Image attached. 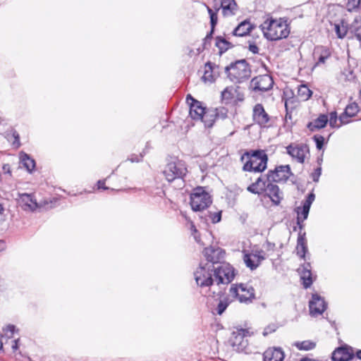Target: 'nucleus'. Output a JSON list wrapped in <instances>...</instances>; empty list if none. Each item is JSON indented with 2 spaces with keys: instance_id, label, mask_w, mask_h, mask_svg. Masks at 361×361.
<instances>
[{
  "instance_id": "4",
  "label": "nucleus",
  "mask_w": 361,
  "mask_h": 361,
  "mask_svg": "<svg viewBox=\"0 0 361 361\" xmlns=\"http://www.w3.org/2000/svg\"><path fill=\"white\" fill-rule=\"evenodd\" d=\"M187 173L188 169L185 161L178 159L169 162L163 171L168 182H172L176 180H180V187L184 185L183 178Z\"/></svg>"
},
{
  "instance_id": "17",
  "label": "nucleus",
  "mask_w": 361,
  "mask_h": 361,
  "mask_svg": "<svg viewBox=\"0 0 361 361\" xmlns=\"http://www.w3.org/2000/svg\"><path fill=\"white\" fill-rule=\"evenodd\" d=\"M273 80L269 75H259L254 78L251 85L255 91L265 92L270 90L273 85Z\"/></svg>"
},
{
  "instance_id": "29",
  "label": "nucleus",
  "mask_w": 361,
  "mask_h": 361,
  "mask_svg": "<svg viewBox=\"0 0 361 361\" xmlns=\"http://www.w3.org/2000/svg\"><path fill=\"white\" fill-rule=\"evenodd\" d=\"M329 121V117L326 114H320L319 117L307 125V128L312 132L324 128Z\"/></svg>"
},
{
  "instance_id": "40",
  "label": "nucleus",
  "mask_w": 361,
  "mask_h": 361,
  "mask_svg": "<svg viewBox=\"0 0 361 361\" xmlns=\"http://www.w3.org/2000/svg\"><path fill=\"white\" fill-rule=\"evenodd\" d=\"M255 182H258L259 186L257 187L262 193L263 192H265L267 183H270L271 181H269L267 180V176L266 178H262V176H260L256 180Z\"/></svg>"
},
{
  "instance_id": "34",
  "label": "nucleus",
  "mask_w": 361,
  "mask_h": 361,
  "mask_svg": "<svg viewBox=\"0 0 361 361\" xmlns=\"http://www.w3.org/2000/svg\"><path fill=\"white\" fill-rule=\"evenodd\" d=\"M207 9L209 14L212 30H211V34L209 35H207L206 39L208 38L212 35V32L214 31V27L217 24V22H218L217 12L219 11L220 8H216L215 11H214L209 6H207Z\"/></svg>"
},
{
  "instance_id": "2",
  "label": "nucleus",
  "mask_w": 361,
  "mask_h": 361,
  "mask_svg": "<svg viewBox=\"0 0 361 361\" xmlns=\"http://www.w3.org/2000/svg\"><path fill=\"white\" fill-rule=\"evenodd\" d=\"M244 163L243 169L245 171L262 172L267 168L268 157L262 150L245 152L240 157Z\"/></svg>"
},
{
  "instance_id": "57",
  "label": "nucleus",
  "mask_w": 361,
  "mask_h": 361,
  "mask_svg": "<svg viewBox=\"0 0 361 361\" xmlns=\"http://www.w3.org/2000/svg\"><path fill=\"white\" fill-rule=\"evenodd\" d=\"M356 357H357L358 359L361 360V350H357V353H356Z\"/></svg>"
},
{
  "instance_id": "53",
  "label": "nucleus",
  "mask_w": 361,
  "mask_h": 361,
  "mask_svg": "<svg viewBox=\"0 0 361 361\" xmlns=\"http://www.w3.org/2000/svg\"><path fill=\"white\" fill-rule=\"evenodd\" d=\"M249 50L252 52L253 54H257L259 51V48L257 45L252 44L249 46Z\"/></svg>"
},
{
  "instance_id": "7",
  "label": "nucleus",
  "mask_w": 361,
  "mask_h": 361,
  "mask_svg": "<svg viewBox=\"0 0 361 361\" xmlns=\"http://www.w3.org/2000/svg\"><path fill=\"white\" fill-rule=\"evenodd\" d=\"M213 268L216 285H227L234 279V269L229 264L223 262L217 266H214Z\"/></svg>"
},
{
  "instance_id": "42",
  "label": "nucleus",
  "mask_w": 361,
  "mask_h": 361,
  "mask_svg": "<svg viewBox=\"0 0 361 361\" xmlns=\"http://www.w3.org/2000/svg\"><path fill=\"white\" fill-rule=\"evenodd\" d=\"M313 140L316 144L317 149L321 150L325 142L324 137L320 135H314L313 136Z\"/></svg>"
},
{
  "instance_id": "13",
  "label": "nucleus",
  "mask_w": 361,
  "mask_h": 361,
  "mask_svg": "<svg viewBox=\"0 0 361 361\" xmlns=\"http://www.w3.org/2000/svg\"><path fill=\"white\" fill-rule=\"evenodd\" d=\"M203 255L207 261L206 263L217 266L222 264L224 259L225 252L220 247H206L203 251Z\"/></svg>"
},
{
  "instance_id": "55",
  "label": "nucleus",
  "mask_w": 361,
  "mask_h": 361,
  "mask_svg": "<svg viewBox=\"0 0 361 361\" xmlns=\"http://www.w3.org/2000/svg\"><path fill=\"white\" fill-rule=\"evenodd\" d=\"M18 339H16V340L13 341V344L11 346L13 351H16L18 348Z\"/></svg>"
},
{
  "instance_id": "15",
  "label": "nucleus",
  "mask_w": 361,
  "mask_h": 361,
  "mask_svg": "<svg viewBox=\"0 0 361 361\" xmlns=\"http://www.w3.org/2000/svg\"><path fill=\"white\" fill-rule=\"evenodd\" d=\"M327 304L324 299L317 293L312 295V299L309 302L310 314L312 317L321 315L326 309Z\"/></svg>"
},
{
  "instance_id": "9",
  "label": "nucleus",
  "mask_w": 361,
  "mask_h": 361,
  "mask_svg": "<svg viewBox=\"0 0 361 361\" xmlns=\"http://www.w3.org/2000/svg\"><path fill=\"white\" fill-rule=\"evenodd\" d=\"M286 149V153L300 164H303L306 157L310 155L309 147L304 143H290Z\"/></svg>"
},
{
  "instance_id": "46",
  "label": "nucleus",
  "mask_w": 361,
  "mask_h": 361,
  "mask_svg": "<svg viewBox=\"0 0 361 361\" xmlns=\"http://www.w3.org/2000/svg\"><path fill=\"white\" fill-rule=\"evenodd\" d=\"M257 186H259L258 182H255V183H252L251 185H250L247 188V191H249L250 192H251L252 194L260 195V194H262V192Z\"/></svg>"
},
{
  "instance_id": "36",
  "label": "nucleus",
  "mask_w": 361,
  "mask_h": 361,
  "mask_svg": "<svg viewBox=\"0 0 361 361\" xmlns=\"http://www.w3.org/2000/svg\"><path fill=\"white\" fill-rule=\"evenodd\" d=\"M216 46L219 48L220 54H222L230 48L231 43L221 37H217Z\"/></svg>"
},
{
  "instance_id": "27",
  "label": "nucleus",
  "mask_w": 361,
  "mask_h": 361,
  "mask_svg": "<svg viewBox=\"0 0 361 361\" xmlns=\"http://www.w3.org/2000/svg\"><path fill=\"white\" fill-rule=\"evenodd\" d=\"M222 14L225 17L235 15L238 10V4L235 0H221V6Z\"/></svg>"
},
{
  "instance_id": "37",
  "label": "nucleus",
  "mask_w": 361,
  "mask_h": 361,
  "mask_svg": "<svg viewBox=\"0 0 361 361\" xmlns=\"http://www.w3.org/2000/svg\"><path fill=\"white\" fill-rule=\"evenodd\" d=\"M231 301L227 297L221 299L216 308V313L219 315L222 314L229 305Z\"/></svg>"
},
{
  "instance_id": "49",
  "label": "nucleus",
  "mask_w": 361,
  "mask_h": 361,
  "mask_svg": "<svg viewBox=\"0 0 361 361\" xmlns=\"http://www.w3.org/2000/svg\"><path fill=\"white\" fill-rule=\"evenodd\" d=\"M321 174H322V168L321 167L317 168L312 174V178L313 181L318 182Z\"/></svg>"
},
{
  "instance_id": "51",
  "label": "nucleus",
  "mask_w": 361,
  "mask_h": 361,
  "mask_svg": "<svg viewBox=\"0 0 361 361\" xmlns=\"http://www.w3.org/2000/svg\"><path fill=\"white\" fill-rule=\"evenodd\" d=\"M244 99V95L243 94L240 93L238 91V87H237V94H235V98L233 99L235 102H242Z\"/></svg>"
},
{
  "instance_id": "14",
  "label": "nucleus",
  "mask_w": 361,
  "mask_h": 361,
  "mask_svg": "<svg viewBox=\"0 0 361 361\" xmlns=\"http://www.w3.org/2000/svg\"><path fill=\"white\" fill-rule=\"evenodd\" d=\"M292 174L289 165L279 166L276 167L274 171H269L267 180L273 182H285Z\"/></svg>"
},
{
  "instance_id": "5",
  "label": "nucleus",
  "mask_w": 361,
  "mask_h": 361,
  "mask_svg": "<svg viewBox=\"0 0 361 361\" xmlns=\"http://www.w3.org/2000/svg\"><path fill=\"white\" fill-rule=\"evenodd\" d=\"M213 267L212 264L201 262L194 272L195 281L201 288L210 287L214 284V269Z\"/></svg>"
},
{
  "instance_id": "26",
  "label": "nucleus",
  "mask_w": 361,
  "mask_h": 361,
  "mask_svg": "<svg viewBox=\"0 0 361 361\" xmlns=\"http://www.w3.org/2000/svg\"><path fill=\"white\" fill-rule=\"evenodd\" d=\"M264 361H283L284 353L281 348H269L263 355Z\"/></svg>"
},
{
  "instance_id": "58",
  "label": "nucleus",
  "mask_w": 361,
  "mask_h": 361,
  "mask_svg": "<svg viewBox=\"0 0 361 361\" xmlns=\"http://www.w3.org/2000/svg\"><path fill=\"white\" fill-rule=\"evenodd\" d=\"M13 136H14L16 140H17L18 142L19 141V135L18 133H15L13 134Z\"/></svg>"
},
{
  "instance_id": "18",
  "label": "nucleus",
  "mask_w": 361,
  "mask_h": 361,
  "mask_svg": "<svg viewBox=\"0 0 361 361\" xmlns=\"http://www.w3.org/2000/svg\"><path fill=\"white\" fill-rule=\"evenodd\" d=\"M354 357V352L351 347L341 346L336 348L332 353L333 361H349Z\"/></svg>"
},
{
  "instance_id": "1",
  "label": "nucleus",
  "mask_w": 361,
  "mask_h": 361,
  "mask_svg": "<svg viewBox=\"0 0 361 361\" xmlns=\"http://www.w3.org/2000/svg\"><path fill=\"white\" fill-rule=\"evenodd\" d=\"M260 27L264 37L271 41L286 38L290 34L287 21L283 18L267 19Z\"/></svg>"
},
{
  "instance_id": "54",
  "label": "nucleus",
  "mask_w": 361,
  "mask_h": 361,
  "mask_svg": "<svg viewBox=\"0 0 361 361\" xmlns=\"http://www.w3.org/2000/svg\"><path fill=\"white\" fill-rule=\"evenodd\" d=\"M6 331L10 332L12 336L16 331V326L13 324H8L6 328Z\"/></svg>"
},
{
  "instance_id": "59",
  "label": "nucleus",
  "mask_w": 361,
  "mask_h": 361,
  "mask_svg": "<svg viewBox=\"0 0 361 361\" xmlns=\"http://www.w3.org/2000/svg\"><path fill=\"white\" fill-rule=\"evenodd\" d=\"M4 242L3 240H0V246L4 245Z\"/></svg>"
},
{
  "instance_id": "43",
  "label": "nucleus",
  "mask_w": 361,
  "mask_h": 361,
  "mask_svg": "<svg viewBox=\"0 0 361 361\" xmlns=\"http://www.w3.org/2000/svg\"><path fill=\"white\" fill-rule=\"evenodd\" d=\"M334 30L338 38L342 39L346 35L347 30L345 27L341 26L339 24L334 25Z\"/></svg>"
},
{
  "instance_id": "19",
  "label": "nucleus",
  "mask_w": 361,
  "mask_h": 361,
  "mask_svg": "<svg viewBox=\"0 0 361 361\" xmlns=\"http://www.w3.org/2000/svg\"><path fill=\"white\" fill-rule=\"evenodd\" d=\"M263 251H257L255 253H247L244 255L243 260L246 266L251 270L257 269L264 259Z\"/></svg>"
},
{
  "instance_id": "24",
  "label": "nucleus",
  "mask_w": 361,
  "mask_h": 361,
  "mask_svg": "<svg viewBox=\"0 0 361 361\" xmlns=\"http://www.w3.org/2000/svg\"><path fill=\"white\" fill-rule=\"evenodd\" d=\"M311 268L310 263L305 262L298 269V272L300 274V279L302 281V285L305 288L310 287L313 282Z\"/></svg>"
},
{
  "instance_id": "63",
  "label": "nucleus",
  "mask_w": 361,
  "mask_h": 361,
  "mask_svg": "<svg viewBox=\"0 0 361 361\" xmlns=\"http://www.w3.org/2000/svg\"><path fill=\"white\" fill-rule=\"evenodd\" d=\"M360 99L361 101V89H360Z\"/></svg>"
},
{
  "instance_id": "21",
  "label": "nucleus",
  "mask_w": 361,
  "mask_h": 361,
  "mask_svg": "<svg viewBox=\"0 0 361 361\" xmlns=\"http://www.w3.org/2000/svg\"><path fill=\"white\" fill-rule=\"evenodd\" d=\"M272 182L267 183L265 192L275 205H279L283 199V192L279 186Z\"/></svg>"
},
{
  "instance_id": "8",
  "label": "nucleus",
  "mask_w": 361,
  "mask_h": 361,
  "mask_svg": "<svg viewBox=\"0 0 361 361\" xmlns=\"http://www.w3.org/2000/svg\"><path fill=\"white\" fill-rule=\"evenodd\" d=\"M230 293L233 298L238 299L241 303L251 302L255 298V290L248 284L232 285L230 288Z\"/></svg>"
},
{
  "instance_id": "25",
  "label": "nucleus",
  "mask_w": 361,
  "mask_h": 361,
  "mask_svg": "<svg viewBox=\"0 0 361 361\" xmlns=\"http://www.w3.org/2000/svg\"><path fill=\"white\" fill-rule=\"evenodd\" d=\"M255 28V25L251 23L250 20L246 19L238 24L233 30L232 35L236 37H245Z\"/></svg>"
},
{
  "instance_id": "61",
  "label": "nucleus",
  "mask_w": 361,
  "mask_h": 361,
  "mask_svg": "<svg viewBox=\"0 0 361 361\" xmlns=\"http://www.w3.org/2000/svg\"><path fill=\"white\" fill-rule=\"evenodd\" d=\"M2 209H3V207H2L1 204H0V212L2 211Z\"/></svg>"
},
{
  "instance_id": "23",
  "label": "nucleus",
  "mask_w": 361,
  "mask_h": 361,
  "mask_svg": "<svg viewBox=\"0 0 361 361\" xmlns=\"http://www.w3.org/2000/svg\"><path fill=\"white\" fill-rule=\"evenodd\" d=\"M18 202L24 210H35L37 207L36 200L32 194L19 193Z\"/></svg>"
},
{
  "instance_id": "32",
  "label": "nucleus",
  "mask_w": 361,
  "mask_h": 361,
  "mask_svg": "<svg viewBox=\"0 0 361 361\" xmlns=\"http://www.w3.org/2000/svg\"><path fill=\"white\" fill-rule=\"evenodd\" d=\"M20 162L22 163L23 166L27 170V171L31 172L35 169V161L27 154L25 152H20Z\"/></svg>"
},
{
  "instance_id": "47",
  "label": "nucleus",
  "mask_w": 361,
  "mask_h": 361,
  "mask_svg": "<svg viewBox=\"0 0 361 361\" xmlns=\"http://www.w3.org/2000/svg\"><path fill=\"white\" fill-rule=\"evenodd\" d=\"M210 219L212 223H218L221 219V212H214L211 214Z\"/></svg>"
},
{
  "instance_id": "12",
  "label": "nucleus",
  "mask_w": 361,
  "mask_h": 361,
  "mask_svg": "<svg viewBox=\"0 0 361 361\" xmlns=\"http://www.w3.org/2000/svg\"><path fill=\"white\" fill-rule=\"evenodd\" d=\"M186 102L190 106L189 114L193 120L200 121L207 109L202 103L194 99L190 94L186 97Z\"/></svg>"
},
{
  "instance_id": "16",
  "label": "nucleus",
  "mask_w": 361,
  "mask_h": 361,
  "mask_svg": "<svg viewBox=\"0 0 361 361\" xmlns=\"http://www.w3.org/2000/svg\"><path fill=\"white\" fill-rule=\"evenodd\" d=\"M315 199V195L313 192H310L306 200L302 203V207H298L295 209V212L298 214L297 224L300 228H302L301 223L307 219L310 209L312 202Z\"/></svg>"
},
{
  "instance_id": "45",
  "label": "nucleus",
  "mask_w": 361,
  "mask_h": 361,
  "mask_svg": "<svg viewBox=\"0 0 361 361\" xmlns=\"http://www.w3.org/2000/svg\"><path fill=\"white\" fill-rule=\"evenodd\" d=\"M353 27L355 36L361 42V24H358L357 21L355 20Z\"/></svg>"
},
{
  "instance_id": "44",
  "label": "nucleus",
  "mask_w": 361,
  "mask_h": 361,
  "mask_svg": "<svg viewBox=\"0 0 361 361\" xmlns=\"http://www.w3.org/2000/svg\"><path fill=\"white\" fill-rule=\"evenodd\" d=\"M361 6V0H348L347 8L349 11L355 10Z\"/></svg>"
},
{
  "instance_id": "48",
  "label": "nucleus",
  "mask_w": 361,
  "mask_h": 361,
  "mask_svg": "<svg viewBox=\"0 0 361 361\" xmlns=\"http://www.w3.org/2000/svg\"><path fill=\"white\" fill-rule=\"evenodd\" d=\"M143 156H144V154L142 153H140L139 155L132 154V155H130V157H128V160H129L132 163L140 162V161H142Z\"/></svg>"
},
{
  "instance_id": "33",
  "label": "nucleus",
  "mask_w": 361,
  "mask_h": 361,
  "mask_svg": "<svg viewBox=\"0 0 361 361\" xmlns=\"http://www.w3.org/2000/svg\"><path fill=\"white\" fill-rule=\"evenodd\" d=\"M213 63H211V62H207L205 63V66H204V75L202 76V80L204 81V82H213L214 80H215V78L212 73L213 72Z\"/></svg>"
},
{
  "instance_id": "50",
  "label": "nucleus",
  "mask_w": 361,
  "mask_h": 361,
  "mask_svg": "<svg viewBox=\"0 0 361 361\" xmlns=\"http://www.w3.org/2000/svg\"><path fill=\"white\" fill-rule=\"evenodd\" d=\"M191 231L192 232V235L194 236V238L195 240V241L198 243H200V236L197 234V231L195 228V226L194 225H192L191 226Z\"/></svg>"
},
{
  "instance_id": "38",
  "label": "nucleus",
  "mask_w": 361,
  "mask_h": 361,
  "mask_svg": "<svg viewBox=\"0 0 361 361\" xmlns=\"http://www.w3.org/2000/svg\"><path fill=\"white\" fill-rule=\"evenodd\" d=\"M294 345L301 350H310L315 347V343L310 341H304L302 342H296Z\"/></svg>"
},
{
  "instance_id": "31",
  "label": "nucleus",
  "mask_w": 361,
  "mask_h": 361,
  "mask_svg": "<svg viewBox=\"0 0 361 361\" xmlns=\"http://www.w3.org/2000/svg\"><path fill=\"white\" fill-rule=\"evenodd\" d=\"M214 112L215 111H214L213 109H208L202 116V118H200V121L204 123L205 127L211 128L213 126L215 121L216 120V116Z\"/></svg>"
},
{
  "instance_id": "20",
  "label": "nucleus",
  "mask_w": 361,
  "mask_h": 361,
  "mask_svg": "<svg viewBox=\"0 0 361 361\" xmlns=\"http://www.w3.org/2000/svg\"><path fill=\"white\" fill-rule=\"evenodd\" d=\"M361 110V106L356 102H351L348 104L344 112L339 116V121L341 124H348L350 121V118L354 117Z\"/></svg>"
},
{
  "instance_id": "60",
  "label": "nucleus",
  "mask_w": 361,
  "mask_h": 361,
  "mask_svg": "<svg viewBox=\"0 0 361 361\" xmlns=\"http://www.w3.org/2000/svg\"><path fill=\"white\" fill-rule=\"evenodd\" d=\"M2 348H3V344H2V343H1V342H0V350H1V349H2Z\"/></svg>"
},
{
  "instance_id": "35",
  "label": "nucleus",
  "mask_w": 361,
  "mask_h": 361,
  "mask_svg": "<svg viewBox=\"0 0 361 361\" xmlns=\"http://www.w3.org/2000/svg\"><path fill=\"white\" fill-rule=\"evenodd\" d=\"M312 92L305 85H302L298 87V96L303 101L307 100L312 96Z\"/></svg>"
},
{
  "instance_id": "52",
  "label": "nucleus",
  "mask_w": 361,
  "mask_h": 361,
  "mask_svg": "<svg viewBox=\"0 0 361 361\" xmlns=\"http://www.w3.org/2000/svg\"><path fill=\"white\" fill-rule=\"evenodd\" d=\"M105 180H98L97 182V187H98V189H104V190H109V188L108 187H106L105 185Z\"/></svg>"
},
{
  "instance_id": "10",
  "label": "nucleus",
  "mask_w": 361,
  "mask_h": 361,
  "mask_svg": "<svg viewBox=\"0 0 361 361\" xmlns=\"http://www.w3.org/2000/svg\"><path fill=\"white\" fill-rule=\"evenodd\" d=\"M249 331L246 329H237L232 333L229 342L233 349L237 352H245L248 345L247 337Z\"/></svg>"
},
{
  "instance_id": "30",
  "label": "nucleus",
  "mask_w": 361,
  "mask_h": 361,
  "mask_svg": "<svg viewBox=\"0 0 361 361\" xmlns=\"http://www.w3.org/2000/svg\"><path fill=\"white\" fill-rule=\"evenodd\" d=\"M236 94H237V87H234L233 86L227 87L221 92V99L225 104H230L235 98Z\"/></svg>"
},
{
  "instance_id": "3",
  "label": "nucleus",
  "mask_w": 361,
  "mask_h": 361,
  "mask_svg": "<svg viewBox=\"0 0 361 361\" xmlns=\"http://www.w3.org/2000/svg\"><path fill=\"white\" fill-rule=\"evenodd\" d=\"M229 80L234 83H241L250 77L251 70L245 59L239 60L225 68Z\"/></svg>"
},
{
  "instance_id": "56",
  "label": "nucleus",
  "mask_w": 361,
  "mask_h": 361,
  "mask_svg": "<svg viewBox=\"0 0 361 361\" xmlns=\"http://www.w3.org/2000/svg\"><path fill=\"white\" fill-rule=\"evenodd\" d=\"M275 247V245L274 243H271L269 242L267 243V247L269 250H273Z\"/></svg>"
},
{
  "instance_id": "41",
  "label": "nucleus",
  "mask_w": 361,
  "mask_h": 361,
  "mask_svg": "<svg viewBox=\"0 0 361 361\" xmlns=\"http://www.w3.org/2000/svg\"><path fill=\"white\" fill-rule=\"evenodd\" d=\"M217 118L224 119L227 117L228 110L224 107H219L213 109Z\"/></svg>"
},
{
  "instance_id": "28",
  "label": "nucleus",
  "mask_w": 361,
  "mask_h": 361,
  "mask_svg": "<svg viewBox=\"0 0 361 361\" xmlns=\"http://www.w3.org/2000/svg\"><path fill=\"white\" fill-rule=\"evenodd\" d=\"M308 251L305 233H299L297 239L296 252L301 259H306V254Z\"/></svg>"
},
{
  "instance_id": "6",
  "label": "nucleus",
  "mask_w": 361,
  "mask_h": 361,
  "mask_svg": "<svg viewBox=\"0 0 361 361\" xmlns=\"http://www.w3.org/2000/svg\"><path fill=\"white\" fill-rule=\"evenodd\" d=\"M212 203V199L203 188L194 189L190 195V205L193 211L200 212L207 209Z\"/></svg>"
},
{
  "instance_id": "39",
  "label": "nucleus",
  "mask_w": 361,
  "mask_h": 361,
  "mask_svg": "<svg viewBox=\"0 0 361 361\" xmlns=\"http://www.w3.org/2000/svg\"><path fill=\"white\" fill-rule=\"evenodd\" d=\"M328 122H329V125L331 128H339L342 125L341 122L338 123V116L336 111H332L329 114Z\"/></svg>"
},
{
  "instance_id": "22",
  "label": "nucleus",
  "mask_w": 361,
  "mask_h": 361,
  "mask_svg": "<svg viewBox=\"0 0 361 361\" xmlns=\"http://www.w3.org/2000/svg\"><path fill=\"white\" fill-rule=\"evenodd\" d=\"M331 56V51L329 48L318 46L316 47L313 52V58L316 61L315 66L324 64L326 61Z\"/></svg>"
},
{
  "instance_id": "62",
  "label": "nucleus",
  "mask_w": 361,
  "mask_h": 361,
  "mask_svg": "<svg viewBox=\"0 0 361 361\" xmlns=\"http://www.w3.org/2000/svg\"><path fill=\"white\" fill-rule=\"evenodd\" d=\"M159 193H160V194L164 195V192L163 190H161V191L159 192Z\"/></svg>"
},
{
  "instance_id": "11",
  "label": "nucleus",
  "mask_w": 361,
  "mask_h": 361,
  "mask_svg": "<svg viewBox=\"0 0 361 361\" xmlns=\"http://www.w3.org/2000/svg\"><path fill=\"white\" fill-rule=\"evenodd\" d=\"M252 120L255 123L261 128H268L270 126L271 117L261 104H257L253 107Z\"/></svg>"
}]
</instances>
